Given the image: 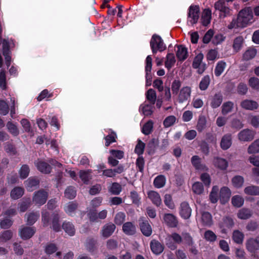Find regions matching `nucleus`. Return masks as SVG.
<instances>
[{
    "label": "nucleus",
    "mask_w": 259,
    "mask_h": 259,
    "mask_svg": "<svg viewBox=\"0 0 259 259\" xmlns=\"http://www.w3.org/2000/svg\"><path fill=\"white\" fill-rule=\"evenodd\" d=\"M237 17L239 21V25H242L243 27H245L253 19L251 9L250 8H244L239 12Z\"/></svg>",
    "instance_id": "obj_1"
},
{
    "label": "nucleus",
    "mask_w": 259,
    "mask_h": 259,
    "mask_svg": "<svg viewBox=\"0 0 259 259\" xmlns=\"http://www.w3.org/2000/svg\"><path fill=\"white\" fill-rule=\"evenodd\" d=\"M182 242V236L177 233L169 234L166 238V245L171 249H175L176 248V244H180Z\"/></svg>",
    "instance_id": "obj_2"
},
{
    "label": "nucleus",
    "mask_w": 259,
    "mask_h": 259,
    "mask_svg": "<svg viewBox=\"0 0 259 259\" xmlns=\"http://www.w3.org/2000/svg\"><path fill=\"white\" fill-rule=\"evenodd\" d=\"M150 46L154 54L156 53L157 51L161 52L165 49L161 37L157 35H153L150 41Z\"/></svg>",
    "instance_id": "obj_3"
},
{
    "label": "nucleus",
    "mask_w": 259,
    "mask_h": 259,
    "mask_svg": "<svg viewBox=\"0 0 259 259\" xmlns=\"http://www.w3.org/2000/svg\"><path fill=\"white\" fill-rule=\"evenodd\" d=\"M191 94V88L188 86L184 87L176 95V100L179 103H183L190 99Z\"/></svg>",
    "instance_id": "obj_4"
},
{
    "label": "nucleus",
    "mask_w": 259,
    "mask_h": 259,
    "mask_svg": "<svg viewBox=\"0 0 259 259\" xmlns=\"http://www.w3.org/2000/svg\"><path fill=\"white\" fill-rule=\"evenodd\" d=\"M199 7L196 5H192L189 8L188 19L189 22L193 25L196 24L199 19Z\"/></svg>",
    "instance_id": "obj_5"
},
{
    "label": "nucleus",
    "mask_w": 259,
    "mask_h": 259,
    "mask_svg": "<svg viewBox=\"0 0 259 259\" xmlns=\"http://www.w3.org/2000/svg\"><path fill=\"white\" fill-rule=\"evenodd\" d=\"M48 192L44 190L38 191L34 194L33 197V202L36 205L40 206L45 204L47 200Z\"/></svg>",
    "instance_id": "obj_6"
},
{
    "label": "nucleus",
    "mask_w": 259,
    "mask_h": 259,
    "mask_svg": "<svg viewBox=\"0 0 259 259\" xmlns=\"http://www.w3.org/2000/svg\"><path fill=\"white\" fill-rule=\"evenodd\" d=\"M203 59V55L200 53L195 57L192 66L194 68L198 69L197 72L199 74H202L205 69V65L202 64Z\"/></svg>",
    "instance_id": "obj_7"
},
{
    "label": "nucleus",
    "mask_w": 259,
    "mask_h": 259,
    "mask_svg": "<svg viewBox=\"0 0 259 259\" xmlns=\"http://www.w3.org/2000/svg\"><path fill=\"white\" fill-rule=\"evenodd\" d=\"M255 134V132L252 130L245 129L239 133L238 138L240 141H250L253 139Z\"/></svg>",
    "instance_id": "obj_8"
},
{
    "label": "nucleus",
    "mask_w": 259,
    "mask_h": 259,
    "mask_svg": "<svg viewBox=\"0 0 259 259\" xmlns=\"http://www.w3.org/2000/svg\"><path fill=\"white\" fill-rule=\"evenodd\" d=\"M191 209L189 204L186 202H183L181 203L180 207V214L185 219H188L191 214Z\"/></svg>",
    "instance_id": "obj_9"
},
{
    "label": "nucleus",
    "mask_w": 259,
    "mask_h": 259,
    "mask_svg": "<svg viewBox=\"0 0 259 259\" xmlns=\"http://www.w3.org/2000/svg\"><path fill=\"white\" fill-rule=\"evenodd\" d=\"M163 220L168 226L171 228L176 227L178 224L177 218L171 213L165 214L163 217Z\"/></svg>",
    "instance_id": "obj_10"
},
{
    "label": "nucleus",
    "mask_w": 259,
    "mask_h": 259,
    "mask_svg": "<svg viewBox=\"0 0 259 259\" xmlns=\"http://www.w3.org/2000/svg\"><path fill=\"white\" fill-rule=\"evenodd\" d=\"M148 197L151 200L152 203L159 206L161 204L162 201L158 193L154 191H150L147 193Z\"/></svg>",
    "instance_id": "obj_11"
},
{
    "label": "nucleus",
    "mask_w": 259,
    "mask_h": 259,
    "mask_svg": "<svg viewBox=\"0 0 259 259\" xmlns=\"http://www.w3.org/2000/svg\"><path fill=\"white\" fill-rule=\"evenodd\" d=\"M35 164L38 170L45 174H49L51 172V166L47 162L41 160H38Z\"/></svg>",
    "instance_id": "obj_12"
},
{
    "label": "nucleus",
    "mask_w": 259,
    "mask_h": 259,
    "mask_svg": "<svg viewBox=\"0 0 259 259\" xmlns=\"http://www.w3.org/2000/svg\"><path fill=\"white\" fill-rule=\"evenodd\" d=\"M231 191L227 187H223L220 192V199L222 203H225L228 201L231 196Z\"/></svg>",
    "instance_id": "obj_13"
},
{
    "label": "nucleus",
    "mask_w": 259,
    "mask_h": 259,
    "mask_svg": "<svg viewBox=\"0 0 259 259\" xmlns=\"http://www.w3.org/2000/svg\"><path fill=\"white\" fill-rule=\"evenodd\" d=\"M211 19V11L209 9H204L202 13L201 21L204 26L208 25Z\"/></svg>",
    "instance_id": "obj_14"
},
{
    "label": "nucleus",
    "mask_w": 259,
    "mask_h": 259,
    "mask_svg": "<svg viewBox=\"0 0 259 259\" xmlns=\"http://www.w3.org/2000/svg\"><path fill=\"white\" fill-rule=\"evenodd\" d=\"M176 55L179 60H185L188 57L187 49L183 46H178L177 47Z\"/></svg>",
    "instance_id": "obj_15"
},
{
    "label": "nucleus",
    "mask_w": 259,
    "mask_h": 259,
    "mask_svg": "<svg viewBox=\"0 0 259 259\" xmlns=\"http://www.w3.org/2000/svg\"><path fill=\"white\" fill-rule=\"evenodd\" d=\"M107 211L106 210H103L100 211L99 213L93 211L89 213V218L91 221H97L99 219H104L107 217Z\"/></svg>",
    "instance_id": "obj_16"
},
{
    "label": "nucleus",
    "mask_w": 259,
    "mask_h": 259,
    "mask_svg": "<svg viewBox=\"0 0 259 259\" xmlns=\"http://www.w3.org/2000/svg\"><path fill=\"white\" fill-rule=\"evenodd\" d=\"M35 233V230L33 227H24L20 231V236L23 239H27L31 238Z\"/></svg>",
    "instance_id": "obj_17"
},
{
    "label": "nucleus",
    "mask_w": 259,
    "mask_h": 259,
    "mask_svg": "<svg viewBox=\"0 0 259 259\" xmlns=\"http://www.w3.org/2000/svg\"><path fill=\"white\" fill-rule=\"evenodd\" d=\"M241 106L246 110H253L257 108L258 103L252 100H245L240 104Z\"/></svg>",
    "instance_id": "obj_18"
},
{
    "label": "nucleus",
    "mask_w": 259,
    "mask_h": 259,
    "mask_svg": "<svg viewBox=\"0 0 259 259\" xmlns=\"http://www.w3.org/2000/svg\"><path fill=\"white\" fill-rule=\"evenodd\" d=\"M232 144V136L230 134H226L222 138L220 146L223 150H227Z\"/></svg>",
    "instance_id": "obj_19"
},
{
    "label": "nucleus",
    "mask_w": 259,
    "mask_h": 259,
    "mask_svg": "<svg viewBox=\"0 0 259 259\" xmlns=\"http://www.w3.org/2000/svg\"><path fill=\"white\" fill-rule=\"evenodd\" d=\"M140 224V229L142 233L146 236H149L152 233V228L151 226L149 225V222L147 220L143 221Z\"/></svg>",
    "instance_id": "obj_20"
},
{
    "label": "nucleus",
    "mask_w": 259,
    "mask_h": 259,
    "mask_svg": "<svg viewBox=\"0 0 259 259\" xmlns=\"http://www.w3.org/2000/svg\"><path fill=\"white\" fill-rule=\"evenodd\" d=\"M191 162L196 169L202 171L207 170V167L201 163L200 158L198 156H193L191 158Z\"/></svg>",
    "instance_id": "obj_21"
},
{
    "label": "nucleus",
    "mask_w": 259,
    "mask_h": 259,
    "mask_svg": "<svg viewBox=\"0 0 259 259\" xmlns=\"http://www.w3.org/2000/svg\"><path fill=\"white\" fill-rule=\"evenodd\" d=\"M213 162L214 165L221 170H226L228 167V162L224 158L215 157Z\"/></svg>",
    "instance_id": "obj_22"
},
{
    "label": "nucleus",
    "mask_w": 259,
    "mask_h": 259,
    "mask_svg": "<svg viewBox=\"0 0 259 259\" xmlns=\"http://www.w3.org/2000/svg\"><path fill=\"white\" fill-rule=\"evenodd\" d=\"M123 232L128 235H134L136 233V226L131 222H126L122 226Z\"/></svg>",
    "instance_id": "obj_23"
},
{
    "label": "nucleus",
    "mask_w": 259,
    "mask_h": 259,
    "mask_svg": "<svg viewBox=\"0 0 259 259\" xmlns=\"http://www.w3.org/2000/svg\"><path fill=\"white\" fill-rule=\"evenodd\" d=\"M214 8L216 10L224 13L225 15H229L230 13V9L226 6L225 3L220 0L214 4Z\"/></svg>",
    "instance_id": "obj_24"
},
{
    "label": "nucleus",
    "mask_w": 259,
    "mask_h": 259,
    "mask_svg": "<svg viewBox=\"0 0 259 259\" xmlns=\"http://www.w3.org/2000/svg\"><path fill=\"white\" fill-rule=\"evenodd\" d=\"M151 250L155 254L160 253L163 250V246L158 241L152 240L150 243Z\"/></svg>",
    "instance_id": "obj_25"
},
{
    "label": "nucleus",
    "mask_w": 259,
    "mask_h": 259,
    "mask_svg": "<svg viewBox=\"0 0 259 259\" xmlns=\"http://www.w3.org/2000/svg\"><path fill=\"white\" fill-rule=\"evenodd\" d=\"M115 226L113 224L105 225L102 230V235L104 237H109L114 231Z\"/></svg>",
    "instance_id": "obj_26"
},
{
    "label": "nucleus",
    "mask_w": 259,
    "mask_h": 259,
    "mask_svg": "<svg viewBox=\"0 0 259 259\" xmlns=\"http://www.w3.org/2000/svg\"><path fill=\"white\" fill-rule=\"evenodd\" d=\"M258 247L259 246L257 244V240L251 238L247 241L246 248L249 251L254 252L255 250L258 248Z\"/></svg>",
    "instance_id": "obj_27"
},
{
    "label": "nucleus",
    "mask_w": 259,
    "mask_h": 259,
    "mask_svg": "<svg viewBox=\"0 0 259 259\" xmlns=\"http://www.w3.org/2000/svg\"><path fill=\"white\" fill-rule=\"evenodd\" d=\"M244 192L248 195H259V187L250 185L245 187Z\"/></svg>",
    "instance_id": "obj_28"
},
{
    "label": "nucleus",
    "mask_w": 259,
    "mask_h": 259,
    "mask_svg": "<svg viewBox=\"0 0 259 259\" xmlns=\"http://www.w3.org/2000/svg\"><path fill=\"white\" fill-rule=\"evenodd\" d=\"M223 101V97L221 94H216L211 100L210 105L213 108H215L220 106Z\"/></svg>",
    "instance_id": "obj_29"
},
{
    "label": "nucleus",
    "mask_w": 259,
    "mask_h": 259,
    "mask_svg": "<svg viewBox=\"0 0 259 259\" xmlns=\"http://www.w3.org/2000/svg\"><path fill=\"white\" fill-rule=\"evenodd\" d=\"M247 152L249 154L259 153V139L256 140L249 146Z\"/></svg>",
    "instance_id": "obj_30"
},
{
    "label": "nucleus",
    "mask_w": 259,
    "mask_h": 259,
    "mask_svg": "<svg viewBox=\"0 0 259 259\" xmlns=\"http://www.w3.org/2000/svg\"><path fill=\"white\" fill-rule=\"evenodd\" d=\"M243 38L241 36L236 37L233 41V48L235 52L239 51L242 46Z\"/></svg>",
    "instance_id": "obj_31"
},
{
    "label": "nucleus",
    "mask_w": 259,
    "mask_h": 259,
    "mask_svg": "<svg viewBox=\"0 0 259 259\" xmlns=\"http://www.w3.org/2000/svg\"><path fill=\"white\" fill-rule=\"evenodd\" d=\"M24 194V189L21 187L14 188L11 192V197L14 199L20 198Z\"/></svg>",
    "instance_id": "obj_32"
},
{
    "label": "nucleus",
    "mask_w": 259,
    "mask_h": 259,
    "mask_svg": "<svg viewBox=\"0 0 259 259\" xmlns=\"http://www.w3.org/2000/svg\"><path fill=\"white\" fill-rule=\"evenodd\" d=\"M164 204L170 209H174L176 207L175 203L172 200V196L169 194H166L164 195Z\"/></svg>",
    "instance_id": "obj_33"
},
{
    "label": "nucleus",
    "mask_w": 259,
    "mask_h": 259,
    "mask_svg": "<svg viewBox=\"0 0 259 259\" xmlns=\"http://www.w3.org/2000/svg\"><path fill=\"white\" fill-rule=\"evenodd\" d=\"M256 54V50L253 48H250L244 52L243 58L245 60H249L254 58Z\"/></svg>",
    "instance_id": "obj_34"
},
{
    "label": "nucleus",
    "mask_w": 259,
    "mask_h": 259,
    "mask_svg": "<svg viewBox=\"0 0 259 259\" xmlns=\"http://www.w3.org/2000/svg\"><path fill=\"white\" fill-rule=\"evenodd\" d=\"M234 107V104L228 101L224 103L222 106V113L223 115H227L231 112Z\"/></svg>",
    "instance_id": "obj_35"
},
{
    "label": "nucleus",
    "mask_w": 259,
    "mask_h": 259,
    "mask_svg": "<svg viewBox=\"0 0 259 259\" xmlns=\"http://www.w3.org/2000/svg\"><path fill=\"white\" fill-rule=\"evenodd\" d=\"M176 59L174 54H168L166 56V60L165 62V66L168 69H170L174 66Z\"/></svg>",
    "instance_id": "obj_36"
},
{
    "label": "nucleus",
    "mask_w": 259,
    "mask_h": 259,
    "mask_svg": "<svg viewBox=\"0 0 259 259\" xmlns=\"http://www.w3.org/2000/svg\"><path fill=\"white\" fill-rule=\"evenodd\" d=\"M232 238L235 243L241 244L244 239V234L238 230H235L233 233Z\"/></svg>",
    "instance_id": "obj_37"
},
{
    "label": "nucleus",
    "mask_w": 259,
    "mask_h": 259,
    "mask_svg": "<svg viewBox=\"0 0 259 259\" xmlns=\"http://www.w3.org/2000/svg\"><path fill=\"white\" fill-rule=\"evenodd\" d=\"M154 186L157 188L163 187L165 184V178L162 175H159L155 178L153 182Z\"/></svg>",
    "instance_id": "obj_38"
},
{
    "label": "nucleus",
    "mask_w": 259,
    "mask_h": 259,
    "mask_svg": "<svg viewBox=\"0 0 259 259\" xmlns=\"http://www.w3.org/2000/svg\"><path fill=\"white\" fill-rule=\"evenodd\" d=\"M117 135L114 132H111L109 135L105 137L106 147H108L111 143L116 141Z\"/></svg>",
    "instance_id": "obj_39"
},
{
    "label": "nucleus",
    "mask_w": 259,
    "mask_h": 259,
    "mask_svg": "<svg viewBox=\"0 0 259 259\" xmlns=\"http://www.w3.org/2000/svg\"><path fill=\"white\" fill-rule=\"evenodd\" d=\"M226 64L225 62L221 61H219L215 68L214 69V74L217 76H219L224 71L225 68H226Z\"/></svg>",
    "instance_id": "obj_40"
},
{
    "label": "nucleus",
    "mask_w": 259,
    "mask_h": 259,
    "mask_svg": "<svg viewBox=\"0 0 259 259\" xmlns=\"http://www.w3.org/2000/svg\"><path fill=\"white\" fill-rule=\"evenodd\" d=\"M237 215L239 219L245 220L251 217V212L248 209L242 208L238 211Z\"/></svg>",
    "instance_id": "obj_41"
},
{
    "label": "nucleus",
    "mask_w": 259,
    "mask_h": 259,
    "mask_svg": "<svg viewBox=\"0 0 259 259\" xmlns=\"http://www.w3.org/2000/svg\"><path fill=\"white\" fill-rule=\"evenodd\" d=\"M234 225V222L233 220L230 218H226L224 219L223 222L221 223V227L223 228L224 230H226L227 229H230Z\"/></svg>",
    "instance_id": "obj_42"
},
{
    "label": "nucleus",
    "mask_w": 259,
    "mask_h": 259,
    "mask_svg": "<svg viewBox=\"0 0 259 259\" xmlns=\"http://www.w3.org/2000/svg\"><path fill=\"white\" fill-rule=\"evenodd\" d=\"M39 184V181L34 178H30L26 182V188L29 191H32V188L38 185Z\"/></svg>",
    "instance_id": "obj_43"
},
{
    "label": "nucleus",
    "mask_w": 259,
    "mask_h": 259,
    "mask_svg": "<svg viewBox=\"0 0 259 259\" xmlns=\"http://www.w3.org/2000/svg\"><path fill=\"white\" fill-rule=\"evenodd\" d=\"M244 203V199L242 197L239 195H236L232 198V204L237 207H241Z\"/></svg>",
    "instance_id": "obj_44"
},
{
    "label": "nucleus",
    "mask_w": 259,
    "mask_h": 259,
    "mask_svg": "<svg viewBox=\"0 0 259 259\" xmlns=\"http://www.w3.org/2000/svg\"><path fill=\"white\" fill-rule=\"evenodd\" d=\"M62 227L65 231L69 235L72 236L74 234L75 229L74 226L70 223L68 222L63 223Z\"/></svg>",
    "instance_id": "obj_45"
},
{
    "label": "nucleus",
    "mask_w": 259,
    "mask_h": 259,
    "mask_svg": "<svg viewBox=\"0 0 259 259\" xmlns=\"http://www.w3.org/2000/svg\"><path fill=\"white\" fill-rule=\"evenodd\" d=\"M201 220L204 225L210 226L212 223L211 214L207 212H204L202 213Z\"/></svg>",
    "instance_id": "obj_46"
},
{
    "label": "nucleus",
    "mask_w": 259,
    "mask_h": 259,
    "mask_svg": "<svg viewBox=\"0 0 259 259\" xmlns=\"http://www.w3.org/2000/svg\"><path fill=\"white\" fill-rule=\"evenodd\" d=\"M232 183L235 187L240 188L243 184L244 179L241 176H237L232 179Z\"/></svg>",
    "instance_id": "obj_47"
},
{
    "label": "nucleus",
    "mask_w": 259,
    "mask_h": 259,
    "mask_svg": "<svg viewBox=\"0 0 259 259\" xmlns=\"http://www.w3.org/2000/svg\"><path fill=\"white\" fill-rule=\"evenodd\" d=\"M7 127L8 131L14 136L19 134V131L17 126L11 121H9L7 124Z\"/></svg>",
    "instance_id": "obj_48"
},
{
    "label": "nucleus",
    "mask_w": 259,
    "mask_h": 259,
    "mask_svg": "<svg viewBox=\"0 0 259 259\" xmlns=\"http://www.w3.org/2000/svg\"><path fill=\"white\" fill-rule=\"evenodd\" d=\"M206 123V120L205 117L203 116H200L196 126L197 130L199 132L203 131L205 127Z\"/></svg>",
    "instance_id": "obj_49"
},
{
    "label": "nucleus",
    "mask_w": 259,
    "mask_h": 259,
    "mask_svg": "<svg viewBox=\"0 0 259 259\" xmlns=\"http://www.w3.org/2000/svg\"><path fill=\"white\" fill-rule=\"evenodd\" d=\"M146 98L147 100L151 103L154 104L155 103L156 95V93L153 89H149L146 93Z\"/></svg>",
    "instance_id": "obj_50"
},
{
    "label": "nucleus",
    "mask_w": 259,
    "mask_h": 259,
    "mask_svg": "<svg viewBox=\"0 0 259 259\" xmlns=\"http://www.w3.org/2000/svg\"><path fill=\"white\" fill-rule=\"evenodd\" d=\"M219 188L218 186H213L212 191L209 195V198L212 203H215L218 201V191Z\"/></svg>",
    "instance_id": "obj_51"
},
{
    "label": "nucleus",
    "mask_w": 259,
    "mask_h": 259,
    "mask_svg": "<svg viewBox=\"0 0 259 259\" xmlns=\"http://www.w3.org/2000/svg\"><path fill=\"white\" fill-rule=\"evenodd\" d=\"M181 86V82L179 80H175L171 84V91L174 95L178 94L180 87Z\"/></svg>",
    "instance_id": "obj_52"
},
{
    "label": "nucleus",
    "mask_w": 259,
    "mask_h": 259,
    "mask_svg": "<svg viewBox=\"0 0 259 259\" xmlns=\"http://www.w3.org/2000/svg\"><path fill=\"white\" fill-rule=\"evenodd\" d=\"M91 171L90 170L80 171L79 176L81 180L84 183L88 182L89 180L91 179Z\"/></svg>",
    "instance_id": "obj_53"
},
{
    "label": "nucleus",
    "mask_w": 259,
    "mask_h": 259,
    "mask_svg": "<svg viewBox=\"0 0 259 259\" xmlns=\"http://www.w3.org/2000/svg\"><path fill=\"white\" fill-rule=\"evenodd\" d=\"M193 192L197 194H201L203 191V187L200 182H196L192 186Z\"/></svg>",
    "instance_id": "obj_54"
},
{
    "label": "nucleus",
    "mask_w": 259,
    "mask_h": 259,
    "mask_svg": "<svg viewBox=\"0 0 259 259\" xmlns=\"http://www.w3.org/2000/svg\"><path fill=\"white\" fill-rule=\"evenodd\" d=\"M153 128V122L149 121L146 122L143 127L142 132L146 135H148L151 133Z\"/></svg>",
    "instance_id": "obj_55"
},
{
    "label": "nucleus",
    "mask_w": 259,
    "mask_h": 259,
    "mask_svg": "<svg viewBox=\"0 0 259 259\" xmlns=\"http://www.w3.org/2000/svg\"><path fill=\"white\" fill-rule=\"evenodd\" d=\"M9 106L4 100H0V114L5 115L9 112Z\"/></svg>",
    "instance_id": "obj_56"
},
{
    "label": "nucleus",
    "mask_w": 259,
    "mask_h": 259,
    "mask_svg": "<svg viewBox=\"0 0 259 259\" xmlns=\"http://www.w3.org/2000/svg\"><path fill=\"white\" fill-rule=\"evenodd\" d=\"M145 147V144L141 140H138V144H137L135 149V153L139 155L142 154L143 153Z\"/></svg>",
    "instance_id": "obj_57"
},
{
    "label": "nucleus",
    "mask_w": 259,
    "mask_h": 259,
    "mask_svg": "<svg viewBox=\"0 0 259 259\" xmlns=\"http://www.w3.org/2000/svg\"><path fill=\"white\" fill-rule=\"evenodd\" d=\"M12 236V233L11 231H5L0 236V243H3L11 238Z\"/></svg>",
    "instance_id": "obj_58"
},
{
    "label": "nucleus",
    "mask_w": 259,
    "mask_h": 259,
    "mask_svg": "<svg viewBox=\"0 0 259 259\" xmlns=\"http://www.w3.org/2000/svg\"><path fill=\"white\" fill-rule=\"evenodd\" d=\"M209 82H210L209 77L208 76H204L202 79L201 81L200 82L199 88H200V90H205L207 88V87L209 84Z\"/></svg>",
    "instance_id": "obj_59"
},
{
    "label": "nucleus",
    "mask_w": 259,
    "mask_h": 259,
    "mask_svg": "<svg viewBox=\"0 0 259 259\" xmlns=\"http://www.w3.org/2000/svg\"><path fill=\"white\" fill-rule=\"evenodd\" d=\"M29 171L30 170L28 166L27 165H23L19 171L20 177L22 179H25L28 177Z\"/></svg>",
    "instance_id": "obj_60"
},
{
    "label": "nucleus",
    "mask_w": 259,
    "mask_h": 259,
    "mask_svg": "<svg viewBox=\"0 0 259 259\" xmlns=\"http://www.w3.org/2000/svg\"><path fill=\"white\" fill-rule=\"evenodd\" d=\"M125 215L123 212L116 214L114 219V222L117 225H121L125 220Z\"/></svg>",
    "instance_id": "obj_61"
},
{
    "label": "nucleus",
    "mask_w": 259,
    "mask_h": 259,
    "mask_svg": "<svg viewBox=\"0 0 259 259\" xmlns=\"http://www.w3.org/2000/svg\"><path fill=\"white\" fill-rule=\"evenodd\" d=\"M39 215L38 213L37 212H32L30 213L28 215L27 217V223L30 225L33 224L39 218Z\"/></svg>",
    "instance_id": "obj_62"
},
{
    "label": "nucleus",
    "mask_w": 259,
    "mask_h": 259,
    "mask_svg": "<svg viewBox=\"0 0 259 259\" xmlns=\"http://www.w3.org/2000/svg\"><path fill=\"white\" fill-rule=\"evenodd\" d=\"M205 239L208 241L213 242L216 240L217 236L211 231H206L204 233Z\"/></svg>",
    "instance_id": "obj_63"
},
{
    "label": "nucleus",
    "mask_w": 259,
    "mask_h": 259,
    "mask_svg": "<svg viewBox=\"0 0 259 259\" xmlns=\"http://www.w3.org/2000/svg\"><path fill=\"white\" fill-rule=\"evenodd\" d=\"M248 83L252 88L259 90V79L257 78H250L249 80Z\"/></svg>",
    "instance_id": "obj_64"
}]
</instances>
